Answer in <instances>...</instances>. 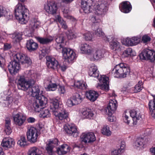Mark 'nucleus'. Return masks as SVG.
Returning a JSON list of instances; mask_svg holds the SVG:
<instances>
[{
  "label": "nucleus",
  "instance_id": "nucleus-1",
  "mask_svg": "<svg viewBox=\"0 0 155 155\" xmlns=\"http://www.w3.org/2000/svg\"><path fill=\"white\" fill-rule=\"evenodd\" d=\"M35 83L34 80L30 79L28 81L26 80L24 76H20L18 78L17 85L18 89L24 91H27L32 87L31 95L34 97H35V100L32 102L31 101H29V104L32 109L35 111H39L40 110L39 104L41 106L47 103V99L43 95L40 94V89L39 86L35 85L32 86Z\"/></svg>",
  "mask_w": 155,
  "mask_h": 155
},
{
  "label": "nucleus",
  "instance_id": "nucleus-2",
  "mask_svg": "<svg viewBox=\"0 0 155 155\" xmlns=\"http://www.w3.org/2000/svg\"><path fill=\"white\" fill-rule=\"evenodd\" d=\"M19 62L21 64H27V66L32 63L31 60L28 56L21 53H18L14 56V60L11 61L8 65V69L11 74H15L20 69Z\"/></svg>",
  "mask_w": 155,
  "mask_h": 155
},
{
  "label": "nucleus",
  "instance_id": "nucleus-3",
  "mask_svg": "<svg viewBox=\"0 0 155 155\" xmlns=\"http://www.w3.org/2000/svg\"><path fill=\"white\" fill-rule=\"evenodd\" d=\"M64 39V37L63 35L57 36L55 40L57 43V47L58 48L61 49L64 58L68 62H72L75 58V53L72 50L62 46V44L63 42Z\"/></svg>",
  "mask_w": 155,
  "mask_h": 155
},
{
  "label": "nucleus",
  "instance_id": "nucleus-4",
  "mask_svg": "<svg viewBox=\"0 0 155 155\" xmlns=\"http://www.w3.org/2000/svg\"><path fill=\"white\" fill-rule=\"evenodd\" d=\"M50 109L53 114L59 120H63L68 117V114L65 109L59 107L58 100L56 99L51 100Z\"/></svg>",
  "mask_w": 155,
  "mask_h": 155
},
{
  "label": "nucleus",
  "instance_id": "nucleus-5",
  "mask_svg": "<svg viewBox=\"0 0 155 155\" xmlns=\"http://www.w3.org/2000/svg\"><path fill=\"white\" fill-rule=\"evenodd\" d=\"M89 75L91 76L97 78L98 79L100 82L102 83L99 84L98 87L106 91L109 90L108 81L109 78L104 75H100L99 78V71H98L97 67L94 65L92 66L89 69L88 72Z\"/></svg>",
  "mask_w": 155,
  "mask_h": 155
},
{
  "label": "nucleus",
  "instance_id": "nucleus-6",
  "mask_svg": "<svg viewBox=\"0 0 155 155\" xmlns=\"http://www.w3.org/2000/svg\"><path fill=\"white\" fill-rule=\"evenodd\" d=\"M28 10L22 4L18 3L15 9V16L21 24H25L28 19Z\"/></svg>",
  "mask_w": 155,
  "mask_h": 155
},
{
  "label": "nucleus",
  "instance_id": "nucleus-7",
  "mask_svg": "<svg viewBox=\"0 0 155 155\" xmlns=\"http://www.w3.org/2000/svg\"><path fill=\"white\" fill-rule=\"evenodd\" d=\"M111 73L115 77L124 78L129 74L130 69L126 64L120 63L115 66Z\"/></svg>",
  "mask_w": 155,
  "mask_h": 155
},
{
  "label": "nucleus",
  "instance_id": "nucleus-8",
  "mask_svg": "<svg viewBox=\"0 0 155 155\" xmlns=\"http://www.w3.org/2000/svg\"><path fill=\"white\" fill-rule=\"evenodd\" d=\"M40 134L39 131L33 127L28 129L26 133L27 140L31 143L36 142Z\"/></svg>",
  "mask_w": 155,
  "mask_h": 155
},
{
  "label": "nucleus",
  "instance_id": "nucleus-9",
  "mask_svg": "<svg viewBox=\"0 0 155 155\" xmlns=\"http://www.w3.org/2000/svg\"><path fill=\"white\" fill-rule=\"evenodd\" d=\"M117 106V102L115 100H110L107 107L105 109V113L107 115H112Z\"/></svg>",
  "mask_w": 155,
  "mask_h": 155
},
{
  "label": "nucleus",
  "instance_id": "nucleus-10",
  "mask_svg": "<svg viewBox=\"0 0 155 155\" xmlns=\"http://www.w3.org/2000/svg\"><path fill=\"white\" fill-rule=\"evenodd\" d=\"M108 4L106 1L102 0L99 2L97 6V13L99 15H104L108 10Z\"/></svg>",
  "mask_w": 155,
  "mask_h": 155
},
{
  "label": "nucleus",
  "instance_id": "nucleus-11",
  "mask_svg": "<svg viewBox=\"0 0 155 155\" xmlns=\"http://www.w3.org/2000/svg\"><path fill=\"white\" fill-rule=\"evenodd\" d=\"M45 9L48 14L54 15L56 13L58 7L56 3L54 1L48 2L45 6Z\"/></svg>",
  "mask_w": 155,
  "mask_h": 155
},
{
  "label": "nucleus",
  "instance_id": "nucleus-12",
  "mask_svg": "<svg viewBox=\"0 0 155 155\" xmlns=\"http://www.w3.org/2000/svg\"><path fill=\"white\" fill-rule=\"evenodd\" d=\"M80 138L81 141L85 143L93 142L96 140L95 136L93 132L83 133L81 135Z\"/></svg>",
  "mask_w": 155,
  "mask_h": 155
},
{
  "label": "nucleus",
  "instance_id": "nucleus-13",
  "mask_svg": "<svg viewBox=\"0 0 155 155\" xmlns=\"http://www.w3.org/2000/svg\"><path fill=\"white\" fill-rule=\"evenodd\" d=\"M64 128L68 134L75 137L78 136V133L76 127L74 124H66L64 126Z\"/></svg>",
  "mask_w": 155,
  "mask_h": 155
},
{
  "label": "nucleus",
  "instance_id": "nucleus-14",
  "mask_svg": "<svg viewBox=\"0 0 155 155\" xmlns=\"http://www.w3.org/2000/svg\"><path fill=\"white\" fill-rule=\"evenodd\" d=\"M58 139L55 138L52 140H50L49 142L47 144L46 150L49 155H54L53 148L58 145Z\"/></svg>",
  "mask_w": 155,
  "mask_h": 155
},
{
  "label": "nucleus",
  "instance_id": "nucleus-15",
  "mask_svg": "<svg viewBox=\"0 0 155 155\" xmlns=\"http://www.w3.org/2000/svg\"><path fill=\"white\" fill-rule=\"evenodd\" d=\"M46 59L47 65L48 68L53 69H57L58 68V62L54 58L48 56L46 57Z\"/></svg>",
  "mask_w": 155,
  "mask_h": 155
},
{
  "label": "nucleus",
  "instance_id": "nucleus-16",
  "mask_svg": "<svg viewBox=\"0 0 155 155\" xmlns=\"http://www.w3.org/2000/svg\"><path fill=\"white\" fill-rule=\"evenodd\" d=\"M26 47L30 52H32L36 51L38 48V45L33 39H30L27 40Z\"/></svg>",
  "mask_w": 155,
  "mask_h": 155
},
{
  "label": "nucleus",
  "instance_id": "nucleus-17",
  "mask_svg": "<svg viewBox=\"0 0 155 155\" xmlns=\"http://www.w3.org/2000/svg\"><path fill=\"white\" fill-rule=\"evenodd\" d=\"M120 8L121 11L124 13H128L132 10V6L128 1H124L120 5Z\"/></svg>",
  "mask_w": 155,
  "mask_h": 155
},
{
  "label": "nucleus",
  "instance_id": "nucleus-18",
  "mask_svg": "<svg viewBox=\"0 0 155 155\" xmlns=\"http://www.w3.org/2000/svg\"><path fill=\"white\" fill-rule=\"evenodd\" d=\"M92 0H82L81 7L85 13L89 12L90 7L93 5Z\"/></svg>",
  "mask_w": 155,
  "mask_h": 155
},
{
  "label": "nucleus",
  "instance_id": "nucleus-19",
  "mask_svg": "<svg viewBox=\"0 0 155 155\" xmlns=\"http://www.w3.org/2000/svg\"><path fill=\"white\" fill-rule=\"evenodd\" d=\"M146 60L151 63H153L155 60V52L153 49L146 48Z\"/></svg>",
  "mask_w": 155,
  "mask_h": 155
},
{
  "label": "nucleus",
  "instance_id": "nucleus-20",
  "mask_svg": "<svg viewBox=\"0 0 155 155\" xmlns=\"http://www.w3.org/2000/svg\"><path fill=\"white\" fill-rule=\"evenodd\" d=\"M15 124L19 126H21L25 121L26 118L24 116L18 114L13 116Z\"/></svg>",
  "mask_w": 155,
  "mask_h": 155
},
{
  "label": "nucleus",
  "instance_id": "nucleus-21",
  "mask_svg": "<svg viewBox=\"0 0 155 155\" xmlns=\"http://www.w3.org/2000/svg\"><path fill=\"white\" fill-rule=\"evenodd\" d=\"M98 96L99 94L97 92L93 90H90L86 94L87 97L92 102L95 101Z\"/></svg>",
  "mask_w": 155,
  "mask_h": 155
},
{
  "label": "nucleus",
  "instance_id": "nucleus-22",
  "mask_svg": "<svg viewBox=\"0 0 155 155\" xmlns=\"http://www.w3.org/2000/svg\"><path fill=\"white\" fill-rule=\"evenodd\" d=\"M40 22L36 19H33L31 21L29 25V29L31 33H33L35 28L40 26Z\"/></svg>",
  "mask_w": 155,
  "mask_h": 155
},
{
  "label": "nucleus",
  "instance_id": "nucleus-23",
  "mask_svg": "<svg viewBox=\"0 0 155 155\" xmlns=\"http://www.w3.org/2000/svg\"><path fill=\"white\" fill-rule=\"evenodd\" d=\"M36 39L41 44L48 45L52 42L53 38L51 36L46 37H38L36 38Z\"/></svg>",
  "mask_w": 155,
  "mask_h": 155
},
{
  "label": "nucleus",
  "instance_id": "nucleus-24",
  "mask_svg": "<svg viewBox=\"0 0 155 155\" xmlns=\"http://www.w3.org/2000/svg\"><path fill=\"white\" fill-rule=\"evenodd\" d=\"M14 144L15 142L13 139L9 137H5L3 140L1 145L3 147L10 148Z\"/></svg>",
  "mask_w": 155,
  "mask_h": 155
},
{
  "label": "nucleus",
  "instance_id": "nucleus-25",
  "mask_svg": "<svg viewBox=\"0 0 155 155\" xmlns=\"http://www.w3.org/2000/svg\"><path fill=\"white\" fill-rule=\"evenodd\" d=\"M150 110V114L152 117L155 118V96H154L153 100L150 101L148 104Z\"/></svg>",
  "mask_w": 155,
  "mask_h": 155
},
{
  "label": "nucleus",
  "instance_id": "nucleus-26",
  "mask_svg": "<svg viewBox=\"0 0 155 155\" xmlns=\"http://www.w3.org/2000/svg\"><path fill=\"white\" fill-rule=\"evenodd\" d=\"M80 49L82 53L88 54H90L92 52L91 47L87 44H81Z\"/></svg>",
  "mask_w": 155,
  "mask_h": 155
},
{
  "label": "nucleus",
  "instance_id": "nucleus-27",
  "mask_svg": "<svg viewBox=\"0 0 155 155\" xmlns=\"http://www.w3.org/2000/svg\"><path fill=\"white\" fill-rule=\"evenodd\" d=\"M28 155H43L42 151L35 147L30 148L28 150Z\"/></svg>",
  "mask_w": 155,
  "mask_h": 155
},
{
  "label": "nucleus",
  "instance_id": "nucleus-28",
  "mask_svg": "<svg viewBox=\"0 0 155 155\" xmlns=\"http://www.w3.org/2000/svg\"><path fill=\"white\" fill-rule=\"evenodd\" d=\"M39 108H40V110L39 111H37V112H39L41 111V117L43 118H45V117H49L50 116V111L48 109H45V108H42V107L43 106L42 105L41 106L40 105V104H39Z\"/></svg>",
  "mask_w": 155,
  "mask_h": 155
},
{
  "label": "nucleus",
  "instance_id": "nucleus-29",
  "mask_svg": "<svg viewBox=\"0 0 155 155\" xmlns=\"http://www.w3.org/2000/svg\"><path fill=\"white\" fill-rule=\"evenodd\" d=\"M11 120L10 119L7 118L5 120V131L6 134L9 135L12 132L10 127Z\"/></svg>",
  "mask_w": 155,
  "mask_h": 155
},
{
  "label": "nucleus",
  "instance_id": "nucleus-30",
  "mask_svg": "<svg viewBox=\"0 0 155 155\" xmlns=\"http://www.w3.org/2000/svg\"><path fill=\"white\" fill-rule=\"evenodd\" d=\"M145 139L144 137H139L137 138L135 143V145L137 147H140L144 148L145 143Z\"/></svg>",
  "mask_w": 155,
  "mask_h": 155
},
{
  "label": "nucleus",
  "instance_id": "nucleus-31",
  "mask_svg": "<svg viewBox=\"0 0 155 155\" xmlns=\"http://www.w3.org/2000/svg\"><path fill=\"white\" fill-rule=\"evenodd\" d=\"M130 116L133 118L134 122L137 120H139L141 118V116L140 115V113L137 112L134 110H132L130 111Z\"/></svg>",
  "mask_w": 155,
  "mask_h": 155
},
{
  "label": "nucleus",
  "instance_id": "nucleus-32",
  "mask_svg": "<svg viewBox=\"0 0 155 155\" xmlns=\"http://www.w3.org/2000/svg\"><path fill=\"white\" fill-rule=\"evenodd\" d=\"M22 34L21 32H15L11 35V37L16 42H18L22 40Z\"/></svg>",
  "mask_w": 155,
  "mask_h": 155
},
{
  "label": "nucleus",
  "instance_id": "nucleus-33",
  "mask_svg": "<svg viewBox=\"0 0 155 155\" xmlns=\"http://www.w3.org/2000/svg\"><path fill=\"white\" fill-rule=\"evenodd\" d=\"M73 99L74 101V103L78 104L81 103L83 100V98L80 94L76 93L73 96Z\"/></svg>",
  "mask_w": 155,
  "mask_h": 155
},
{
  "label": "nucleus",
  "instance_id": "nucleus-34",
  "mask_svg": "<svg viewBox=\"0 0 155 155\" xmlns=\"http://www.w3.org/2000/svg\"><path fill=\"white\" fill-rule=\"evenodd\" d=\"M111 49L114 51L118 49L120 47V43L116 40H113L110 43Z\"/></svg>",
  "mask_w": 155,
  "mask_h": 155
},
{
  "label": "nucleus",
  "instance_id": "nucleus-35",
  "mask_svg": "<svg viewBox=\"0 0 155 155\" xmlns=\"http://www.w3.org/2000/svg\"><path fill=\"white\" fill-rule=\"evenodd\" d=\"M104 51L102 50H99L96 51L94 54L93 57L95 60H98L104 56Z\"/></svg>",
  "mask_w": 155,
  "mask_h": 155
},
{
  "label": "nucleus",
  "instance_id": "nucleus-36",
  "mask_svg": "<svg viewBox=\"0 0 155 155\" xmlns=\"http://www.w3.org/2000/svg\"><path fill=\"white\" fill-rule=\"evenodd\" d=\"M84 117L90 119L94 115V114L91 110L89 109H87L84 111L82 113Z\"/></svg>",
  "mask_w": 155,
  "mask_h": 155
},
{
  "label": "nucleus",
  "instance_id": "nucleus-37",
  "mask_svg": "<svg viewBox=\"0 0 155 155\" xmlns=\"http://www.w3.org/2000/svg\"><path fill=\"white\" fill-rule=\"evenodd\" d=\"M101 131L103 134L108 136H110L111 134V132L108 125H104Z\"/></svg>",
  "mask_w": 155,
  "mask_h": 155
},
{
  "label": "nucleus",
  "instance_id": "nucleus-38",
  "mask_svg": "<svg viewBox=\"0 0 155 155\" xmlns=\"http://www.w3.org/2000/svg\"><path fill=\"white\" fill-rule=\"evenodd\" d=\"M95 15L91 17V20L93 24L96 23H97L101 21V15Z\"/></svg>",
  "mask_w": 155,
  "mask_h": 155
},
{
  "label": "nucleus",
  "instance_id": "nucleus-39",
  "mask_svg": "<svg viewBox=\"0 0 155 155\" xmlns=\"http://www.w3.org/2000/svg\"><path fill=\"white\" fill-rule=\"evenodd\" d=\"M56 18L57 21H58L61 24L63 28L66 29L67 28L65 22L63 20L60 16L58 15Z\"/></svg>",
  "mask_w": 155,
  "mask_h": 155
},
{
  "label": "nucleus",
  "instance_id": "nucleus-40",
  "mask_svg": "<svg viewBox=\"0 0 155 155\" xmlns=\"http://www.w3.org/2000/svg\"><path fill=\"white\" fill-rule=\"evenodd\" d=\"M74 85L76 87L79 89H84L86 88L85 84L81 81H78L75 83Z\"/></svg>",
  "mask_w": 155,
  "mask_h": 155
},
{
  "label": "nucleus",
  "instance_id": "nucleus-41",
  "mask_svg": "<svg viewBox=\"0 0 155 155\" xmlns=\"http://www.w3.org/2000/svg\"><path fill=\"white\" fill-rule=\"evenodd\" d=\"M143 84L141 81H139L138 84H137L134 87V91L135 93L140 92L142 88Z\"/></svg>",
  "mask_w": 155,
  "mask_h": 155
},
{
  "label": "nucleus",
  "instance_id": "nucleus-42",
  "mask_svg": "<svg viewBox=\"0 0 155 155\" xmlns=\"http://www.w3.org/2000/svg\"><path fill=\"white\" fill-rule=\"evenodd\" d=\"M26 141L25 137L22 135L21 136L20 140L18 141L17 143L21 146L24 147L26 144Z\"/></svg>",
  "mask_w": 155,
  "mask_h": 155
},
{
  "label": "nucleus",
  "instance_id": "nucleus-43",
  "mask_svg": "<svg viewBox=\"0 0 155 155\" xmlns=\"http://www.w3.org/2000/svg\"><path fill=\"white\" fill-rule=\"evenodd\" d=\"M124 54H126L127 57H128L129 56H130L135 55V53L134 52L131 48H128L124 52Z\"/></svg>",
  "mask_w": 155,
  "mask_h": 155
},
{
  "label": "nucleus",
  "instance_id": "nucleus-44",
  "mask_svg": "<svg viewBox=\"0 0 155 155\" xmlns=\"http://www.w3.org/2000/svg\"><path fill=\"white\" fill-rule=\"evenodd\" d=\"M57 88V85L56 84H49L46 88L47 91H54Z\"/></svg>",
  "mask_w": 155,
  "mask_h": 155
},
{
  "label": "nucleus",
  "instance_id": "nucleus-45",
  "mask_svg": "<svg viewBox=\"0 0 155 155\" xmlns=\"http://www.w3.org/2000/svg\"><path fill=\"white\" fill-rule=\"evenodd\" d=\"M132 46L138 44L140 41V38L134 37L131 38Z\"/></svg>",
  "mask_w": 155,
  "mask_h": 155
},
{
  "label": "nucleus",
  "instance_id": "nucleus-46",
  "mask_svg": "<svg viewBox=\"0 0 155 155\" xmlns=\"http://www.w3.org/2000/svg\"><path fill=\"white\" fill-rule=\"evenodd\" d=\"M62 9L64 17L68 18H70L71 17L69 15L70 12L68 8L64 7Z\"/></svg>",
  "mask_w": 155,
  "mask_h": 155
},
{
  "label": "nucleus",
  "instance_id": "nucleus-47",
  "mask_svg": "<svg viewBox=\"0 0 155 155\" xmlns=\"http://www.w3.org/2000/svg\"><path fill=\"white\" fill-rule=\"evenodd\" d=\"M84 38L86 41H91L92 38V34L91 33L88 32L83 35Z\"/></svg>",
  "mask_w": 155,
  "mask_h": 155
},
{
  "label": "nucleus",
  "instance_id": "nucleus-48",
  "mask_svg": "<svg viewBox=\"0 0 155 155\" xmlns=\"http://www.w3.org/2000/svg\"><path fill=\"white\" fill-rule=\"evenodd\" d=\"M140 59L142 61L145 60V49H143L139 54Z\"/></svg>",
  "mask_w": 155,
  "mask_h": 155
},
{
  "label": "nucleus",
  "instance_id": "nucleus-49",
  "mask_svg": "<svg viewBox=\"0 0 155 155\" xmlns=\"http://www.w3.org/2000/svg\"><path fill=\"white\" fill-rule=\"evenodd\" d=\"M57 152L58 154L60 155L65 154L66 153V151H64L63 147L61 146V147L57 148Z\"/></svg>",
  "mask_w": 155,
  "mask_h": 155
},
{
  "label": "nucleus",
  "instance_id": "nucleus-50",
  "mask_svg": "<svg viewBox=\"0 0 155 155\" xmlns=\"http://www.w3.org/2000/svg\"><path fill=\"white\" fill-rule=\"evenodd\" d=\"M95 34L97 36L102 37L104 35V33L101 28H99L95 31Z\"/></svg>",
  "mask_w": 155,
  "mask_h": 155
},
{
  "label": "nucleus",
  "instance_id": "nucleus-51",
  "mask_svg": "<svg viewBox=\"0 0 155 155\" xmlns=\"http://www.w3.org/2000/svg\"><path fill=\"white\" fill-rule=\"evenodd\" d=\"M6 13V11L5 8L2 5H0V17L3 16Z\"/></svg>",
  "mask_w": 155,
  "mask_h": 155
},
{
  "label": "nucleus",
  "instance_id": "nucleus-52",
  "mask_svg": "<svg viewBox=\"0 0 155 155\" xmlns=\"http://www.w3.org/2000/svg\"><path fill=\"white\" fill-rule=\"evenodd\" d=\"M66 104L68 107H71L74 105H77V104L74 103V101L73 99H72V100L71 98L68 100L66 103Z\"/></svg>",
  "mask_w": 155,
  "mask_h": 155
},
{
  "label": "nucleus",
  "instance_id": "nucleus-53",
  "mask_svg": "<svg viewBox=\"0 0 155 155\" xmlns=\"http://www.w3.org/2000/svg\"><path fill=\"white\" fill-rule=\"evenodd\" d=\"M123 153L120 150V149H118L112 151L111 153V155H121V154Z\"/></svg>",
  "mask_w": 155,
  "mask_h": 155
},
{
  "label": "nucleus",
  "instance_id": "nucleus-54",
  "mask_svg": "<svg viewBox=\"0 0 155 155\" xmlns=\"http://www.w3.org/2000/svg\"><path fill=\"white\" fill-rule=\"evenodd\" d=\"M40 57L42 58L45 57L47 54V50L45 48L42 49L40 51Z\"/></svg>",
  "mask_w": 155,
  "mask_h": 155
},
{
  "label": "nucleus",
  "instance_id": "nucleus-55",
  "mask_svg": "<svg viewBox=\"0 0 155 155\" xmlns=\"http://www.w3.org/2000/svg\"><path fill=\"white\" fill-rule=\"evenodd\" d=\"M131 38H127L124 40L125 44L126 45L130 46H132V41Z\"/></svg>",
  "mask_w": 155,
  "mask_h": 155
},
{
  "label": "nucleus",
  "instance_id": "nucleus-56",
  "mask_svg": "<svg viewBox=\"0 0 155 155\" xmlns=\"http://www.w3.org/2000/svg\"><path fill=\"white\" fill-rule=\"evenodd\" d=\"M67 37L69 39H73L76 37V35L71 31H69L67 35Z\"/></svg>",
  "mask_w": 155,
  "mask_h": 155
},
{
  "label": "nucleus",
  "instance_id": "nucleus-57",
  "mask_svg": "<svg viewBox=\"0 0 155 155\" xmlns=\"http://www.w3.org/2000/svg\"><path fill=\"white\" fill-rule=\"evenodd\" d=\"M123 117L124 122L128 124L130 123V120H129L128 116L126 114V112H125L123 114Z\"/></svg>",
  "mask_w": 155,
  "mask_h": 155
},
{
  "label": "nucleus",
  "instance_id": "nucleus-58",
  "mask_svg": "<svg viewBox=\"0 0 155 155\" xmlns=\"http://www.w3.org/2000/svg\"><path fill=\"white\" fill-rule=\"evenodd\" d=\"M152 35H146V45L150 43L151 41Z\"/></svg>",
  "mask_w": 155,
  "mask_h": 155
},
{
  "label": "nucleus",
  "instance_id": "nucleus-59",
  "mask_svg": "<svg viewBox=\"0 0 155 155\" xmlns=\"http://www.w3.org/2000/svg\"><path fill=\"white\" fill-rule=\"evenodd\" d=\"M5 14V15H3V16L5 17L8 20H9L12 18V16L9 12H8L6 11V13Z\"/></svg>",
  "mask_w": 155,
  "mask_h": 155
},
{
  "label": "nucleus",
  "instance_id": "nucleus-60",
  "mask_svg": "<svg viewBox=\"0 0 155 155\" xmlns=\"http://www.w3.org/2000/svg\"><path fill=\"white\" fill-rule=\"evenodd\" d=\"M12 47L11 44L9 43H5L4 45V50H7L10 49Z\"/></svg>",
  "mask_w": 155,
  "mask_h": 155
},
{
  "label": "nucleus",
  "instance_id": "nucleus-61",
  "mask_svg": "<svg viewBox=\"0 0 155 155\" xmlns=\"http://www.w3.org/2000/svg\"><path fill=\"white\" fill-rule=\"evenodd\" d=\"M58 91L60 94H64L65 92V90L64 87L59 86V87L58 88Z\"/></svg>",
  "mask_w": 155,
  "mask_h": 155
},
{
  "label": "nucleus",
  "instance_id": "nucleus-62",
  "mask_svg": "<svg viewBox=\"0 0 155 155\" xmlns=\"http://www.w3.org/2000/svg\"><path fill=\"white\" fill-rule=\"evenodd\" d=\"M62 147H63L64 151H66V153L69 152L70 151L69 147L67 145H63Z\"/></svg>",
  "mask_w": 155,
  "mask_h": 155
},
{
  "label": "nucleus",
  "instance_id": "nucleus-63",
  "mask_svg": "<svg viewBox=\"0 0 155 155\" xmlns=\"http://www.w3.org/2000/svg\"><path fill=\"white\" fill-rule=\"evenodd\" d=\"M125 148V143L124 142H122L121 144L120 148L119 149H120V150L123 152L124 151V150Z\"/></svg>",
  "mask_w": 155,
  "mask_h": 155
},
{
  "label": "nucleus",
  "instance_id": "nucleus-64",
  "mask_svg": "<svg viewBox=\"0 0 155 155\" xmlns=\"http://www.w3.org/2000/svg\"><path fill=\"white\" fill-rule=\"evenodd\" d=\"M114 39L113 35L109 36H108L107 41L108 42H110V43L113 40H114Z\"/></svg>",
  "mask_w": 155,
  "mask_h": 155
}]
</instances>
